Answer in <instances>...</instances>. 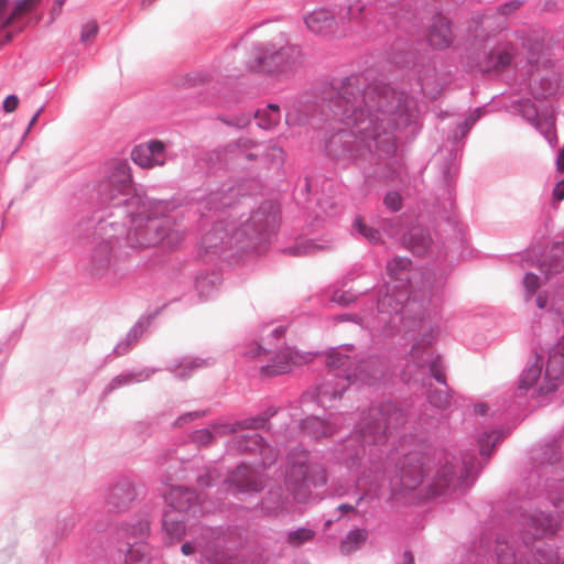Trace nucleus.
I'll use <instances>...</instances> for the list:
<instances>
[{
  "label": "nucleus",
  "instance_id": "obj_1",
  "mask_svg": "<svg viewBox=\"0 0 564 564\" xmlns=\"http://www.w3.org/2000/svg\"><path fill=\"white\" fill-rule=\"evenodd\" d=\"M328 84V107L351 130L328 133L325 155L341 169L356 164L366 181L395 178L398 140L413 141L422 129L416 100L365 72Z\"/></svg>",
  "mask_w": 564,
  "mask_h": 564
},
{
  "label": "nucleus",
  "instance_id": "obj_2",
  "mask_svg": "<svg viewBox=\"0 0 564 564\" xmlns=\"http://www.w3.org/2000/svg\"><path fill=\"white\" fill-rule=\"evenodd\" d=\"M281 223L280 204L263 200L239 226L224 219L216 220L200 238L205 254L221 257L229 250L258 252L269 243Z\"/></svg>",
  "mask_w": 564,
  "mask_h": 564
},
{
  "label": "nucleus",
  "instance_id": "obj_3",
  "mask_svg": "<svg viewBox=\"0 0 564 564\" xmlns=\"http://www.w3.org/2000/svg\"><path fill=\"white\" fill-rule=\"evenodd\" d=\"M546 498L554 507L555 512L543 511L535 509L531 512H522L520 516L521 532L519 536L514 535H497L495 541H490L486 535H482L479 542H471L466 552H480L484 554V549L488 550L487 557L491 562H497V547L500 543H506L508 550L517 553V557L522 563L530 560V555H523L524 544L532 550L534 556H538L535 551L543 542L535 545L534 542L544 538H552L561 525V519L564 518V479H547L545 482Z\"/></svg>",
  "mask_w": 564,
  "mask_h": 564
},
{
  "label": "nucleus",
  "instance_id": "obj_4",
  "mask_svg": "<svg viewBox=\"0 0 564 564\" xmlns=\"http://www.w3.org/2000/svg\"><path fill=\"white\" fill-rule=\"evenodd\" d=\"M174 199H158L150 197L143 191H135L128 202V219L123 242L129 250L154 247L173 230L174 220L169 213L176 208Z\"/></svg>",
  "mask_w": 564,
  "mask_h": 564
},
{
  "label": "nucleus",
  "instance_id": "obj_5",
  "mask_svg": "<svg viewBox=\"0 0 564 564\" xmlns=\"http://www.w3.org/2000/svg\"><path fill=\"white\" fill-rule=\"evenodd\" d=\"M412 260L408 257H394L387 263V271L391 279L399 280L404 290L398 291L399 300L392 306V313L409 330L416 329L429 317L432 299L433 281L430 272H422L420 285H412Z\"/></svg>",
  "mask_w": 564,
  "mask_h": 564
},
{
  "label": "nucleus",
  "instance_id": "obj_6",
  "mask_svg": "<svg viewBox=\"0 0 564 564\" xmlns=\"http://www.w3.org/2000/svg\"><path fill=\"white\" fill-rule=\"evenodd\" d=\"M408 421V412L398 402L386 400L372 403L361 426L349 435L343 445L351 465L359 464L367 446L383 445L388 435L402 427Z\"/></svg>",
  "mask_w": 564,
  "mask_h": 564
},
{
  "label": "nucleus",
  "instance_id": "obj_7",
  "mask_svg": "<svg viewBox=\"0 0 564 564\" xmlns=\"http://www.w3.org/2000/svg\"><path fill=\"white\" fill-rule=\"evenodd\" d=\"M101 177L95 185L97 202L101 207L112 208L105 219L128 214V202L137 191L133 188L131 166L128 160L116 159L105 163Z\"/></svg>",
  "mask_w": 564,
  "mask_h": 564
},
{
  "label": "nucleus",
  "instance_id": "obj_8",
  "mask_svg": "<svg viewBox=\"0 0 564 564\" xmlns=\"http://www.w3.org/2000/svg\"><path fill=\"white\" fill-rule=\"evenodd\" d=\"M96 230L102 240L90 252L88 270L93 275L101 276L107 272L116 275L121 271L119 262L130 254L129 247L124 246L122 239L126 223L99 219Z\"/></svg>",
  "mask_w": 564,
  "mask_h": 564
},
{
  "label": "nucleus",
  "instance_id": "obj_9",
  "mask_svg": "<svg viewBox=\"0 0 564 564\" xmlns=\"http://www.w3.org/2000/svg\"><path fill=\"white\" fill-rule=\"evenodd\" d=\"M301 47L295 44L278 45L273 42H256L251 46L246 67L251 73L279 77L295 68L301 63Z\"/></svg>",
  "mask_w": 564,
  "mask_h": 564
},
{
  "label": "nucleus",
  "instance_id": "obj_10",
  "mask_svg": "<svg viewBox=\"0 0 564 564\" xmlns=\"http://www.w3.org/2000/svg\"><path fill=\"white\" fill-rule=\"evenodd\" d=\"M484 466L477 458L474 451L464 452L460 456L459 466L446 460L441 466L429 486V491L433 497H441L457 482L462 491L468 490L476 481Z\"/></svg>",
  "mask_w": 564,
  "mask_h": 564
},
{
  "label": "nucleus",
  "instance_id": "obj_11",
  "mask_svg": "<svg viewBox=\"0 0 564 564\" xmlns=\"http://www.w3.org/2000/svg\"><path fill=\"white\" fill-rule=\"evenodd\" d=\"M389 61L397 68L406 70L421 89H424V86L430 84V79L436 76V67L431 63L427 51L416 47L413 43L395 44Z\"/></svg>",
  "mask_w": 564,
  "mask_h": 564
},
{
  "label": "nucleus",
  "instance_id": "obj_12",
  "mask_svg": "<svg viewBox=\"0 0 564 564\" xmlns=\"http://www.w3.org/2000/svg\"><path fill=\"white\" fill-rule=\"evenodd\" d=\"M135 498L137 489L133 480L127 476L117 477L116 480L107 488L105 495L107 513H120L127 511ZM110 521L111 519L108 514L101 513L100 517L94 521L91 528L97 533H101L107 530Z\"/></svg>",
  "mask_w": 564,
  "mask_h": 564
},
{
  "label": "nucleus",
  "instance_id": "obj_13",
  "mask_svg": "<svg viewBox=\"0 0 564 564\" xmlns=\"http://www.w3.org/2000/svg\"><path fill=\"white\" fill-rule=\"evenodd\" d=\"M286 481L292 487L294 497L304 499L311 495L312 488H321L326 485V470L319 463L290 462Z\"/></svg>",
  "mask_w": 564,
  "mask_h": 564
},
{
  "label": "nucleus",
  "instance_id": "obj_14",
  "mask_svg": "<svg viewBox=\"0 0 564 564\" xmlns=\"http://www.w3.org/2000/svg\"><path fill=\"white\" fill-rule=\"evenodd\" d=\"M543 357L539 354L534 355V360L525 367L520 376L517 388L508 387L500 395L501 404L494 409L492 414L497 412H508L519 410L525 401L524 394L529 392L538 382L542 375Z\"/></svg>",
  "mask_w": 564,
  "mask_h": 564
},
{
  "label": "nucleus",
  "instance_id": "obj_15",
  "mask_svg": "<svg viewBox=\"0 0 564 564\" xmlns=\"http://www.w3.org/2000/svg\"><path fill=\"white\" fill-rule=\"evenodd\" d=\"M356 379V373L326 371L316 378L313 386V397L322 406H332V402L340 399Z\"/></svg>",
  "mask_w": 564,
  "mask_h": 564
},
{
  "label": "nucleus",
  "instance_id": "obj_16",
  "mask_svg": "<svg viewBox=\"0 0 564 564\" xmlns=\"http://www.w3.org/2000/svg\"><path fill=\"white\" fill-rule=\"evenodd\" d=\"M171 481L172 477L170 475H165L162 478V482L171 487L170 490L164 494V502L167 506L166 510H173L186 516H196L200 510L197 491L185 486H173Z\"/></svg>",
  "mask_w": 564,
  "mask_h": 564
},
{
  "label": "nucleus",
  "instance_id": "obj_17",
  "mask_svg": "<svg viewBox=\"0 0 564 564\" xmlns=\"http://www.w3.org/2000/svg\"><path fill=\"white\" fill-rule=\"evenodd\" d=\"M223 484L226 486V490L234 496L259 494L263 489L259 475L243 462L228 473Z\"/></svg>",
  "mask_w": 564,
  "mask_h": 564
},
{
  "label": "nucleus",
  "instance_id": "obj_18",
  "mask_svg": "<svg viewBox=\"0 0 564 564\" xmlns=\"http://www.w3.org/2000/svg\"><path fill=\"white\" fill-rule=\"evenodd\" d=\"M434 339L432 329L425 332L421 339L415 340L410 349L411 357L417 360L419 366L429 369V377L434 379L437 383L443 387H447V380L445 375V365L438 352L431 351L427 355V359H423L421 348L425 349L432 345Z\"/></svg>",
  "mask_w": 564,
  "mask_h": 564
},
{
  "label": "nucleus",
  "instance_id": "obj_19",
  "mask_svg": "<svg viewBox=\"0 0 564 564\" xmlns=\"http://www.w3.org/2000/svg\"><path fill=\"white\" fill-rule=\"evenodd\" d=\"M518 111L528 123L534 127L535 130L544 137L551 148L557 145L555 120L553 116H543L541 119L535 104L529 98H522L518 101Z\"/></svg>",
  "mask_w": 564,
  "mask_h": 564
},
{
  "label": "nucleus",
  "instance_id": "obj_20",
  "mask_svg": "<svg viewBox=\"0 0 564 564\" xmlns=\"http://www.w3.org/2000/svg\"><path fill=\"white\" fill-rule=\"evenodd\" d=\"M426 476H429V473L423 463L422 455L419 453L406 454L399 468L402 488L412 491L423 482Z\"/></svg>",
  "mask_w": 564,
  "mask_h": 564
},
{
  "label": "nucleus",
  "instance_id": "obj_21",
  "mask_svg": "<svg viewBox=\"0 0 564 564\" xmlns=\"http://www.w3.org/2000/svg\"><path fill=\"white\" fill-rule=\"evenodd\" d=\"M131 159L142 169L161 166L166 160L165 144L158 139L137 144L131 151Z\"/></svg>",
  "mask_w": 564,
  "mask_h": 564
},
{
  "label": "nucleus",
  "instance_id": "obj_22",
  "mask_svg": "<svg viewBox=\"0 0 564 564\" xmlns=\"http://www.w3.org/2000/svg\"><path fill=\"white\" fill-rule=\"evenodd\" d=\"M564 379V352L552 349L545 364L543 383L534 391L542 397L557 390L558 382Z\"/></svg>",
  "mask_w": 564,
  "mask_h": 564
},
{
  "label": "nucleus",
  "instance_id": "obj_23",
  "mask_svg": "<svg viewBox=\"0 0 564 564\" xmlns=\"http://www.w3.org/2000/svg\"><path fill=\"white\" fill-rule=\"evenodd\" d=\"M429 44L435 50H446L452 46L455 36L452 30V22L441 12L432 17L426 33Z\"/></svg>",
  "mask_w": 564,
  "mask_h": 564
},
{
  "label": "nucleus",
  "instance_id": "obj_24",
  "mask_svg": "<svg viewBox=\"0 0 564 564\" xmlns=\"http://www.w3.org/2000/svg\"><path fill=\"white\" fill-rule=\"evenodd\" d=\"M307 29L317 35H333L337 29L334 13L326 8H317L304 15Z\"/></svg>",
  "mask_w": 564,
  "mask_h": 564
},
{
  "label": "nucleus",
  "instance_id": "obj_25",
  "mask_svg": "<svg viewBox=\"0 0 564 564\" xmlns=\"http://www.w3.org/2000/svg\"><path fill=\"white\" fill-rule=\"evenodd\" d=\"M354 348L352 344L329 347L325 351V365L328 368L327 371L356 373L355 371H351V368L356 366L357 360L347 354V351H350Z\"/></svg>",
  "mask_w": 564,
  "mask_h": 564
},
{
  "label": "nucleus",
  "instance_id": "obj_26",
  "mask_svg": "<svg viewBox=\"0 0 564 564\" xmlns=\"http://www.w3.org/2000/svg\"><path fill=\"white\" fill-rule=\"evenodd\" d=\"M488 550L484 549V554L480 552H466L462 564H539V561L532 560L527 563H522L521 560L517 557V553H512L508 550V545L506 543H500L497 547V562H491L489 558L485 561L487 557Z\"/></svg>",
  "mask_w": 564,
  "mask_h": 564
},
{
  "label": "nucleus",
  "instance_id": "obj_27",
  "mask_svg": "<svg viewBox=\"0 0 564 564\" xmlns=\"http://www.w3.org/2000/svg\"><path fill=\"white\" fill-rule=\"evenodd\" d=\"M514 46L512 44H503L489 50L484 56V73L503 72L508 69L513 61Z\"/></svg>",
  "mask_w": 564,
  "mask_h": 564
},
{
  "label": "nucleus",
  "instance_id": "obj_28",
  "mask_svg": "<svg viewBox=\"0 0 564 564\" xmlns=\"http://www.w3.org/2000/svg\"><path fill=\"white\" fill-rule=\"evenodd\" d=\"M163 540L167 544L180 542L186 533L187 516L173 510H164L162 514Z\"/></svg>",
  "mask_w": 564,
  "mask_h": 564
},
{
  "label": "nucleus",
  "instance_id": "obj_29",
  "mask_svg": "<svg viewBox=\"0 0 564 564\" xmlns=\"http://www.w3.org/2000/svg\"><path fill=\"white\" fill-rule=\"evenodd\" d=\"M232 186L223 184L216 191H210L199 202L202 210L205 212H223L234 205L236 194Z\"/></svg>",
  "mask_w": 564,
  "mask_h": 564
},
{
  "label": "nucleus",
  "instance_id": "obj_30",
  "mask_svg": "<svg viewBox=\"0 0 564 564\" xmlns=\"http://www.w3.org/2000/svg\"><path fill=\"white\" fill-rule=\"evenodd\" d=\"M229 447L238 454L262 455L263 452L268 449L269 445L261 434L253 432L241 434L232 438L229 443Z\"/></svg>",
  "mask_w": 564,
  "mask_h": 564
},
{
  "label": "nucleus",
  "instance_id": "obj_31",
  "mask_svg": "<svg viewBox=\"0 0 564 564\" xmlns=\"http://www.w3.org/2000/svg\"><path fill=\"white\" fill-rule=\"evenodd\" d=\"M444 388V390L432 386L427 388L426 400L433 409L444 412L451 410L455 405L459 406V400L464 402L467 401L465 398L457 395L448 384Z\"/></svg>",
  "mask_w": 564,
  "mask_h": 564
},
{
  "label": "nucleus",
  "instance_id": "obj_32",
  "mask_svg": "<svg viewBox=\"0 0 564 564\" xmlns=\"http://www.w3.org/2000/svg\"><path fill=\"white\" fill-rule=\"evenodd\" d=\"M332 247V239L326 237L321 238H297L294 242L282 249V252L292 257H302L313 254L316 251L329 249Z\"/></svg>",
  "mask_w": 564,
  "mask_h": 564
},
{
  "label": "nucleus",
  "instance_id": "obj_33",
  "mask_svg": "<svg viewBox=\"0 0 564 564\" xmlns=\"http://www.w3.org/2000/svg\"><path fill=\"white\" fill-rule=\"evenodd\" d=\"M159 313L156 310L153 314L148 316H141L135 324L129 329L126 337L118 341V344L113 347L112 354L116 356H123L131 349L132 345L137 343L139 337L144 333L147 327L150 325L151 319H153Z\"/></svg>",
  "mask_w": 564,
  "mask_h": 564
},
{
  "label": "nucleus",
  "instance_id": "obj_34",
  "mask_svg": "<svg viewBox=\"0 0 564 564\" xmlns=\"http://www.w3.org/2000/svg\"><path fill=\"white\" fill-rule=\"evenodd\" d=\"M538 265L546 278L564 270V240L554 241L545 258L539 260Z\"/></svg>",
  "mask_w": 564,
  "mask_h": 564
},
{
  "label": "nucleus",
  "instance_id": "obj_35",
  "mask_svg": "<svg viewBox=\"0 0 564 564\" xmlns=\"http://www.w3.org/2000/svg\"><path fill=\"white\" fill-rule=\"evenodd\" d=\"M300 427L304 434L314 440L329 437L333 434V427L328 421L316 415L302 419Z\"/></svg>",
  "mask_w": 564,
  "mask_h": 564
},
{
  "label": "nucleus",
  "instance_id": "obj_36",
  "mask_svg": "<svg viewBox=\"0 0 564 564\" xmlns=\"http://www.w3.org/2000/svg\"><path fill=\"white\" fill-rule=\"evenodd\" d=\"M40 2L41 0H15L13 10L8 12V0H0L2 29L11 26L17 17L25 11H32Z\"/></svg>",
  "mask_w": 564,
  "mask_h": 564
},
{
  "label": "nucleus",
  "instance_id": "obj_37",
  "mask_svg": "<svg viewBox=\"0 0 564 564\" xmlns=\"http://www.w3.org/2000/svg\"><path fill=\"white\" fill-rule=\"evenodd\" d=\"M351 236L355 238H364L372 246H379L383 243L381 231L366 224L365 219L360 215H356L350 229Z\"/></svg>",
  "mask_w": 564,
  "mask_h": 564
},
{
  "label": "nucleus",
  "instance_id": "obj_38",
  "mask_svg": "<svg viewBox=\"0 0 564 564\" xmlns=\"http://www.w3.org/2000/svg\"><path fill=\"white\" fill-rule=\"evenodd\" d=\"M292 370V354L281 352L271 358L270 362L260 368L263 377L272 378Z\"/></svg>",
  "mask_w": 564,
  "mask_h": 564
},
{
  "label": "nucleus",
  "instance_id": "obj_39",
  "mask_svg": "<svg viewBox=\"0 0 564 564\" xmlns=\"http://www.w3.org/2000/svg\"><path fill=\"white\" fill-rule=\"evenodd\" d=\"M221 283V274L219 271L212 270L200 272L195 279V289L202 299L210 296L212 292L216 290Z\"/></svg>",
  "mask_w": 564,
  "mask_h": 564
},
{
  "label": "nucleus",
  "instance_id": "obj_40",
  "mask_svg": "<svg viewBox=\"0 0 564 564\" xmlns=\"http://www.w3.org/2000/svg\"><path fill=\"white\" fill-rule=\"evenodd\" d=\"M507 432L499 430L482 431L477 436L478 452L481 457H489L498 443L503 441Z\"/></svg>",
  "mask_w": 564,
  "mask_h": 564
},
{
  "label": "nucleus",
  "instance_id": "obj_41",
  "mask_svg": "<svg viewBox=\"0 0 564 564\" xmlns=\"http://www.w3.org/2000/svg\"><path fill=\"white\" fill-rule=\"evenodd\" d=\"M281 109L278 104H268L264 108L258 109L254 113L257 126L263 130H271L281 120Z\"/></svg>",
  "mask_w": 564,
  "mask_h": 564
},
{
  "label": "nucleus",
  "instance_id": "obj_42",
  "mask_svg": "<svg viewBox=\"0 0 564 564\" xmlns=\"http://www.w3.org/2000/svg\"><path fill=\"white\" fill-rule=\"evenodd\" d=\"M406 245L414 256H423L431 247V237L423 228H412L406 237Z\"/></svg>",
  "mask_w": 564,
  "mask_h": 564
},
{
  "label": "nucleus",
  "instance_id": "obj_43",
  "mask_svg": "<svg viewBox=\"0 0 564 564\" xmlns=\"http://www.w3.org/2000/svg\"><path fill=\"white\" fill-rule=\"evenodd\" d=\"M120 530L127 538L134 539L133 541H147L150 535V521L145 517L133 519L123 522Z\"/></svg>",
  "mask_w": 564,
  "mask_h": 564
},
{
  "label": "nucleus",
  "instance_id": "obj_44",
  "mask_svg": "<svg viewBox=\"0 0 564 564\" xmlns=\"http://www.w3.org/2000/svg\"><path fill=\"white\" fill-rule=\"evenodd\" d=\"M523 547V555L531 556L529 561H532L534 558L539 561V564H564V560L561 563H558L557 550H555L549 543H542L539 547L535 549L539 557L534 556L532 550L528 546V544H524Z\"/></svg>",
  "mask_w": 564,
  "mask_h": 564
},
{
  "label": "nucleus",
  "instance_id": "obj_45",
  "mask_svg": "<svg viewBox=\"0 0 564 564\" xmlns=\"http://www.w3.org/2000/svg\"><path fill=\"white\" fill-rule=\"evenodd\" d=\"M315 538V531L307 527H299L286 533L285 542L291 546H301Z\"/></svg>",
  "mask_w": 564,
  "mask_h": 564
},
{
  "label": "nucleus",
  "instance_id": "obj_46",
  "mask_svg": "<svg viewBox=\"0 0 564 564\" xmlns=\"http://www.w3.org/2000/svg\"><path fill=\"white\" fill-rule=\"evenodd\" d=\"M314 194H316V189L313 176H305L299 180L293 192L295 199L299 202H308Z\"/></svg>",
  "mask_w": 564,
  "mask_h": 564
},
{
  "label": "nucleus",
  "instance_id": "obj_47",
  "mask_svg": "<svg viewBox=\"0 0 564 564\" xmlns=\"http://www.w3.org/2000/svg\"><path fill=\"white\" fill-rule=\"evenodd\" d=\"M142 381L141 373H120L115 376L104 390L105 394L111 393L113 390L123 386H129L133 382Z\"/></svg>",
  "mask_w": 564,
  "mask_h": 564
},
{
  "label": "nucleus",
  "instance_id": "obj_48",
  "mask_svg": "<svg viewBox=\"0 0 564 564\" xmlns=\"http://www.w3.org/2000/svg\"><path fill=\"white\" fill-rule=\"evenodd\" d=\"M561 451L555 444L545 445L540 457L538 458L541 465H555L561 460Z\"/></svg>",
  "mask_w": 564,
  "mask_h": 564
},
{
  "label": "nucleus",
  "instance_id": "obj_49",
  "mask_svg": "<svg viewBox=\"0 0 564 564\" xmlns=\"http://www.w3.org/2000/svg\"><path fill=\"white\" fill-rule=\"evenodd\" d=\"M523 296L527 302L531 301L536 290L540 288V278L533 272H527L522 280Z\"/></svg>",
  "mask_w": 564,
  "mask_h": 564
},
{
  "label": "nucleus",
  "instance_id": "obj_50",
  "mask_svg": "<svg viewBox=\"0 0 564 564\" xmlns=\"http://www.w3.org/2000/svg\"><path fill=\"white\" fill-rule=\"evenodd\" d=\"M384 207L391 213H399L403 208V198L398 191H388L383 197Z\"/></svg>",
  "mask_w": 564,
  "mask_h": 564
},
{
  "label": "nucleus",
  "instance_id": "obj_51",
  "mask_svg": "<svg viewBox=\"0 0 564 564\" xmlns=\"http://www.w3.org/2000/svg\"><path fill=\"white\" fill-rule=\"evenodd\" d=\"M264 160L270 162L273 166L280 169L284 164L285 152L279 145H271L268 148L264 154Z\"/></svg>",
  "mask_w": 564,
  "mask_h": 564
},
{
  "label": "nucleus",
  "instance_id": "obj_52",
  "mask_svg": "<svg viewBox=\"0 0 564 564\" xmlns=\"http://www.w3.org/2000/svg\"><path fill=\"white\" fill-rule=\"evenodd\" d=\"M214 432L220 436L235 434L237 431H239V427L237 426V421L234 423H230L225 420H215L210 424Z\"/></svg>",
  "mask_w": 564,
  "mask_h": 564
},
{
  "label": "nucleus",
  "instance_id": "obj_53",
  "mask_svg": "<svg viewBox=\"0 0 564 564\" xmlns=\"http://www.w3.org/2000/svg\"><path fill=\"white\" fill-rule=\"evenodd\" d=\"M367 540V531L365 529L355 528L348 531L346 539L341 541V547L345 544L351 543L352 547L360 546Z\"/></svg>",
  "mask_w": 564,
  "mask_h": 564
},
{
  "label": "nucleus",
  "instance_id": "obj_54",
  "mask_svg": "<svg viewBox=\"0 0 564 564\" xmlns=\"http://www.w3.org/2000/svg\"><path fill=\"white\" fill-rule=\"evenodd\" d=\"M239 430H260L268 427L259 414L237 421Z\"/></svg>",
  "mask_w": 564,
  "mask_h": 564
},
{
  "label": "nucleus",
  "instance_id": "obj_55",
  "mask_svg": "<svg viewBox=\"0 0 564 564\" xmlns=\"http://www.w3.org/2000/svg\"><path fill=\"white\" fill-rule=\"evenodd\" d=\"M216 469H207L205 473L197 476L196 482L200 489H207L217 485Z\"/></svg>",
  "mask_w": 564,
  "mask_h": 564
},
{
  "label": "nucleus",
  "instance_id": "obj_56",
  "mask_svg": "<svg viewBox=\"0 0 564 564\" xmlns=\"http://www.w3.org/2000/svg\"><path fill=\"white\" fill-rule=\"evenodd\" d=\"M214 440V433L208 429H198L192 433V441L198 445H208Z\"/></svg>",
  "mask_w": 564,
  "mask_h": 564
},
{
  "label": "nucleus",
  "instance_id": "obj_57",
  "mask_svg": "<svg viewBox=\"0 0 564 564\" xmlns=\"http://www.w3.org/2000/svg\"><path fill=\"white\" fill-rule=\"evenodd\" d=\"M206 415L205 411H191L186 412L180 416L176 417V420L173 423V426L175 427H183L184 425L200 419Z\"/></svg>",
  "mask_w": 564,
  "mask_h": 564
},
{
  "label": "nucleus",
  "instance_id": "obj_58",
  "mask_svg": "<svg viewBox=\"0 0 564 564\" xmlns=\"http://www.w3.org/2000/svg\"><path fill=\"white\" fill-rule=\"evenodd\" d=\"M332 299L340 306H348L356 302L357 295L349 291H335Z\"/></svg>",
  "mask_w": 564,
  "mask_h": 564
},
{
  "label": "nucleus",
  "instance_id": "obj_59",
  "mask_svg": "<svg viewBox=\"0 0 564 564\" xmlns=\"http://www.w3.org/2000/svg\"><path fill=\"white\" fill-rule=\"evenodd\" d=\"M98 24L95 21H89L82 26L80 42L86 43L98 33Z\"/></svg>",
  "mask_w": 564,
  "mask_h": 564
},
{
  "label": "nucleus",
  "instance_id": "obj_60",
  "mask_svg": "<svg viewBox=\"0 0 564 564\" xmlns=\"http://www.w3.org/2000/svg\"><path fill=\"white\" fill-rule=\"evenodd\" d=\"M466 405L468 409L471 410V414L475 416H484L488 413L490 410L489 404L486 402H477V403H466V401L460 403V405Z\"/></svg>",
  "mask_w": 564,
  "mask_h": 564
},
{
  "label": "nucleus",
  "instance_id": "obj_61",
  "mask_svg": "<svg viewBox=\"0 0 564 564\" xmlns=\"http://www.w3.org/2000/svg\"><path fill=\"white\" fill-rule=\"evenodd\" d=\"M523 3L524 0H510L499 6L498 11L501 15L507 17L518 10Z\"/></svg>",
  "mask_w": 564,
  "mask_h": 564
},
{
  "label": "nucleus",
  "instance_id": "obj_62",
  "mask_svg": "<svg viewBox=\"0 0 564 564\" xmlns=\"http://www.w3.org/2000/svg\"><path fill=\"white\" fill-rule=\"evenodd\" d=\"M206 365V361L200 358H195L188 361V364L184 367V369L177 375L181 378H186L189 376V371L193 369L202 368Z\"/></svg>",
  "mask_w": 564,
  "mask_h": 564
},
{
  "label": "nucleus",
  "instance_id": "obj_63",
  "mask_svg": "<svg viewBox=\"0 0 564 564\" xmlns=\"http://www.w3.org/2000/svg\"><path fill=\"white\" fill-rule=\"evenodd\" d=\"M18 105H19V98L17 95L14 94H10L8 95L3 102H2V110L6 112V113H10V112H13L17 108H18Z\"/></svg>",
  "mask_w": 564,
  "mask_h": 564
},
{
  "label": "nucleus",
  "instance_id": "obj_64",
  "mask_svg": "<svg viewBox=\"0 0 564 564\" xmlns=\"http://www.w3.org/2000/svg\"><path fill=\"white\" fill-rule=\"evenodd\" d=\"M67 0H54L52 9L50 10V20L48 24H52L56 21V19L61 15L63 11V6Z\"/></svg>",
  "mask_w": 564,
  "mask_h": 564
}]
</instances>
